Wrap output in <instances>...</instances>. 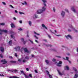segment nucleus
I'll return each instance as SVG.
<instances>
[{"instance_id": "de8ad7c7", "label": "nucleus", "mask_w": 78, "mask_h": 78, "mask_svg": "<svg viewBox=\"0 0 78 78\" xmlns=\"http://www.w3.org/2000/svg\"><path fill=\"white\" fill-rule=\"evenodd\" d=\"M50 31L52 33H53V34H55V33H54V32H52V31H51V30H50Z\"/></svg>"}, {"instance_id": "0eeeda50", "label": "nucleus", "mask_w": 78, "mask_h": 78, "mask_svg": "<svg viewBox=\"0 0 78 78\" xmlns=\"http://www.w3.org/2000/svg\"><path fill=\"white\" fill-rule=\"evenodd\" d=\"M16 51H19L20 50V47L18 46L14 48Z\"/></svg>"}, {"instance_id": "1a4fd4ad", "label": "nucleus", "mask_w": 78, "mask_h": 78, "mask_svg": "<svg viewBox=\"0 0 78 78\" xmlns=\"http://www.w3.org/2000/svg\"><path fill=\"white\" fill-rule=\"evenodd\" d=\"M61 15L62 17H63V16H64L65 15V12L63 11H62V12L61 13Z\"/></svg>"}, {"instance_id": "7c9ffc66", "label": "nucleus", "mask_w": 78, "mask_h": 78, "mask_svg": "<svg viewBox=\"0 0 78 78\" xmlns=\"http://www.w3.org/2000/svg\"><path fill=\"white\" fill-rule=\"evenodd\" d=\"M29 41H30V42H31L32 44H33V41H31V40L29 39Z\"/></svg>"}, {"instance_id": "e2e57ef3", "label": "nucleus", "mask_w": 78, "mask_h": 78, "mask_svg": "<svg viewBox=\"0 0 78 78\" xmlns=\"http://www.w3.org/2000/svg\"><path fill=\"white\" fill-rule=\"evenodd\" d=\"M15 12L16 13H17V11L16 10H15Z\"/></svg>"}, {"instance_id": "c756f323", "label": "nucleus", "mask_w": 78, "mask_h": 78, "mask_svg": "<svg viewBox=\"0 0 78 78\" xmlns=\"http://www.w3.org/2000/svg\"><path fill=\"white\" fill-rule=\"evenodd\" d=\"M25 59H29V57L28 56H26L25 57Z\"/></svg>"}, {"instance_id": "b1692460", "label": "nucleus", "mask_w": 78, "mask_h": 78, "mask_svg": "<svg viewBox=\"0 0 78 78\" xmlns=\"http://www.w3.org/2000/svg\"><path fill=\"white\" fill-rule=\"evenodd\" d=\"M45 62L47 63V64H48L49 63V61L46 60H45Z\"/></svg>"}, {"instance_id": "9d476101", "label": "nucleus", "mask_w": 78, "mask_h": 78, "mask_svg": "<svg viewBox=\"0 0 78 78\" xmlns=\"http://www.w3.org/2000/svg\"><path fill=\"white\" fill-rule=\"evenodd\" d=\"M0 50L2 52H4V48L3 47H1Z\"/></svg>"}, {"instance_id": "37998d69", "label": "nucleus", "mask_w": 78, "mask_h": 78, "mask_svg": "<svg viewBox=\"0 0 78 78\" xmlns=\"http://www.w3.org/2000/svg\"><path fill=\"white\" fill-rule=\"evenodd\" d=\"M23 62H26V60L25 59H24L23 60Z\"/></svg>"}, {"instance_id": "423d86ee", "label": "nucleus", "mask_w": 78, "mask_h": 78, "mask_svg": "<svg viewBox=\"0 0 78 78\" xmlns=\"http://www.w3.org/2000/svg\"><path fill=\"white\" fill-rule=\"evenodd\" d=\"M66 37L67 39H69V38H70L71 39H72V37L70 35H68L67 36H66Z\"/></svg>"}, {"instance_id": "6e6552de", "label": "nucleus", "mask_w": 78, "mask_h": 78, "mask_svg": "<svg viewBox=\"0 0 78 78\" xmlns=\"http://www.w3.org/2000/svg\"><path fill=\"white\" fill-rule=\"evenodd\" d=\"M1 62H3V64H6V63H7V62L6 61V60L5 59L1 60Z\"/></svg>"}, {"instance_id": "5fc2aeb1", "label": "nucleus", "mask_w": 78, "mask_h": 78, "mask_svg": "<svg viewBox=\"0 0 78 78\" xmlns=\"http://www.w3.org/2000/svg\"><path fill=\"white\" fill-rule=\"evenodd\" d=\"M68 31H69V32H70V31H71V30L69 29L68 30Z\"/></svg>"}, {"instance_id": "2eb2a0df", "label": "nucleus", "mask_w": 78, "mask_h": 78, "mask_svg": "<svg viewBox=\"0 0 78 78\" xmlns=\"http://www.w3.org/2000/svg\"><path fill=\"white\" fill-rule=\"evenodd\" d=\"M73 69L75 72L76 73H78V71H77V70H76V68H75L73 67Z\"/></svg>"}, {"instance_id": "0e129e2a", "label": "nucleus", "mask_w": 78, "mask_h": 78, "mask_svg": "<svg viewBox=\"0 0 78 78\" xmlns=\"http://www.w3.org/2000/svg\"><path fill=\"white\" fill-rule=\"evenodd\" d=\"M4 76V75H3V74L1 75V76Z\"/></svg>"}, {"instance_id": "052dcab7", "label": "nucleus", "mask_w": 78, "mask_h": 78, "mask_svg": "<svg viewBox=\"0 0 78 78\" xmlns=\"http://www.w3.org/2000/svg\"><path fill=\"white\" fill-rule=\"evenodd\" d=\"M21 59H18V61H19L20 62L21 61Z\"/></svg>"}, {"instance_id": "393cba45", "label": "nucleus", "mask_w": 78, "mask_h": 78, "mask_svg": "<svg viewBox=\"0 0 78 78\" xmlns=\"http://www.w3.org/2000/svg\"><path fill=\"white\" fill-rule=\"evenodd\" d=\"M13 72H15V73L17 72V70L16 69H14L13 71Z\"/></svg>"}, {"instance_id": "aec40b11", "label": "nucleus", "mask_w": 78, "mask_h": 78, "mask_svg": "<svg viewBox=\"0 0 78 78\" xmlns=\"http://www.w3.org/2000/svg\"><path fill=\"white\" fill-rule=\"evenodd\" d=\"M9 44L10 45H11V44H12V40L10 41L9 42Z\"/></svg>"}, {"instance_id": "8fccbe9b", "label": "nucleus", "mask_w": 78, "mask_h": 78, "mask_svg": "<svg viewBox=\"0 0 78 78\" xmlns=\"http://www.w3.org/2000/svg\"><path fill=\"white\" fill-rule=\"evenodd\" d=\"M48 75H49V72H48V71H46Z\"/></svg>"}, {"instance_id": "4d7b16f0", "label": "nucleus", "mask_w": 78, "mask_h": 78, "mask_svg": "<svg viewBox=\"0 0 78 78\" xmlns=\"http://www.w3.org/2000/svg\"><path fill=\"white\" fill-rule=\"evenodd\" d=\"M9 58H10L11 59H12V57L11 56H9Z\"/></svg>"}, {"instance_id": "473e14b6", "label": "nucleus", "mask_w": 78, "mask_h": 78, "mask_svg": "<svg viewBox=\"0 0 78 78\" xmlns=\"http://www.w3.org/2000/svg\"><path fill=\"white\" fill-rule=\"evenodd\" d=\"M19 13H20V14H24V13H23V12H20Z\"/></svg>"}, {"instance_id": "a18cd8bd", "label": "nucleus", "mask_w": 78, "mask_h": 78, "mask_svg": "<svg viewBox=\"0 0 78 78\" xmlns=\"http://www.w3.org/2000/svg\"><path fill=\"white\" fill-rule=\"evenodd\" d=\"M19 30H20V31H22V29L21 28H20L19 29H18Z\"/></svg>"}, {"instance_id": "69168bd1", "label": "nucleus", "mask_w": 78, "mask_h": 78, "mask_svg": "<svg viewBox=\"0 0 78 78\" xmlns=\"http://www.w3.org/2000/svg\"><path fill=\"white\" fill-rule=\"evenodd\" d=\"M13 19H14V20H16V18H15V17H14Z\"/></svg>"}, {"instance_id": "79ce46f5", "label": "nucleus", "mask_w": 78, "mask_h": 78, "mask_svg": "<svg viewBox=\"0 0 78 78\" xmlns=\"http://www.w3.org/2000/svg\"><path fill=\"white\" fill-rule=\"evenodd\" d=\"M53 9L54 12H55V7L53 8Z\"/></svg>"}, {"instance_id": "ddd939ff", "label": "nucleus", "mask_w": 78, "mask_h": 78, "mask_svg": "<svg viewBox=\"0 0 78 78\" xmlns=\"http://www.w3.org/2000/svg\"><path fill=\"white\" fill-rule=\"evenodd\" d=\"M10 78H20L18 77H17L16 76H10L9 77Z\"/></svg>"}, {"instance_id": "f257e3e1", "label": "nucleus", "mask_w": 78, "mask_h": 78, "mask_svg": "<svg viewBox=\"0 0 78 78\" xmlns=\"http://www.w3.org/2000/svg\"><path fill=\"white\" fill-rule=\"evenodd\" d=\"M45 9H46V8L45 7H43L42 8V10L39 9L37 10V13L38 14H41L43 12L45 11Z\"/></svg>"}, {"instance_id": "a878e982", "label": "nucleus", "mask_w": 78, "mask_h": 78, "mask_svg": "<svg viewBox=\"0 0 78 78\" xmlns=\"http://www.w3.org/2000/svg\"><path fill=\"white\" fill-rule=\"evenodd\" d=\"M34 33L35 34H36L37 35V36H39L40 35V34H37L36 33V32H34Z\"/></svg>"}, {"instance_id": "e433bc0d", "label": "nucleus", "mask_w": 78, "mask_h": 78, "mask_svg": "<svg viewBox=\"0 0 78 78\" xmlns=\"http://www.w3.org/2000/svg\"><path fill=\"white\" fill-rule=\"evenodd\" d=\"M52 61L53 62H55V61H56V59H55V58H53L52 59Z\"/></svg>"}, {"instance_id": "c03bdc74", "label": "nucleus", "mask_w": 78, "mask_h": 78, "mask_svg": "<svg viewBox=\"0 0 78 78\" xmlns=\"http://www.w3.org/2000/svg\"><path fill=\"white\" fill-rule=\"evenodd\" d=\"M34 37H36V39H38V37H36V36L34 35Z\"/></svg>"}, {"instance_id": "bb28decb", "label": "nucleus", "mask_w": 78, "mask_h": 78, "mask_svg": "<svg viewBox=\"0 0 78 78\" xmlns=\"http://www.w3.org/2000/svg\"><path fill=\"white\" fill-rule=\"evenodd\" d=\"M11 38H13V39H14V38H15L14 36H13L12 35H11Z\"/></svg>"}, {"instance_id": "603ef678", "label": "nucleus", "mask_w": 78, "mask_h": 78, "mask_svg": "<svg viewBox=\"0 0 78 78\" xmlns=\"http://www.w3.org/2000/svg\"><path fill=\"white\" fill-rule=\"evenodd\" d=\"M0 56L1 58H3V55H2V54L0 55Z\"/></svg>"}, {"instance_id": "f704fd0d", "label": "nucleus", "mask_w": 78, "mask_h": 78, "mask_svg": "<svg viewBox=\"0 0 78 78\" xmlns=\"http://www.w3.org/2000/svg\"><path fill=\"white\" fill-rule=\"evenodd\" d=\"M2 4H3L4 5H6V3H5V2H2Z\"/></svg>"}, {"instance_id": "2f4dec72", "label": "nucleus", "mask_w": 78, "mask_h": 78, "mask_svg": "<svg viewBox=\"0 0 78 78\" xmlns=\"http://www.w3.org/2000/svg\"><path fill=\"white\" fill-rule=\"evenodd\" d=\"M11 62H12L13 63H16V61H10Z\"/></svg>"}, {"instance_id": "4468645a", "label": "nucleus", "mask_w": 78, "mask_h": 78, "mask_svg": "<svg viewBox=\"0 0 78 78\" xmlns=\"http://www.w3.org/2000/svg\"><path fill=\"white\" fill-rule=\"evenodd\" d=\"M71 9L73 11V12H76L75 11V9H74V8L72 7L71 8Z\"/></svg>"}, {"instance_id": "cd10ccee", "label": "nucleus", "mask_w": 78, "mask_h": 78, "mask_svg": "<svg viewBox=\"0 0 78 78\" xmlns=\"http://www.w3.org/2000/svg\"><path fill=\"white\" fill-rule=\"evenodd\" d=\"M34 17H35V18H38V16H37L36 15H34Z\"/></svg>"}, {"instance_id": "4be33fe9", "label": "nucleus", "mask_w": 78, "mask_h": 78, "mask_svg": "<svg viewBox=\"0 0 78 78\" xmlns=\"http://www.w3.org/2000/svg\"><path fill=\"white\" fill-rule=\"evenodd\" d=\"M57 71L60 75H62V74L61 73H60V71L58 70H57Z\"/></svg>"}, {"instance_id": "f03ea898", "label": "nucleus", "mask_w": 78, "mask_h": 78, "mask_svg": "<svg viewBox=\"0 0 78 78\" xmlns=\"http://www.w3.org/2000/svg\"><path fill=\"white\" fill-rule=\"evenodd\" d=\"M23 50H24V52H26V53H30V51H28V50L26 48H22L21 49V52H22V51H23Z\"/></svg>"}, {"instance_id": "39448f33", "label": "nucleus", "mask_w": 78, "mask_h": 78, "mask_svg": "<svg viewBox=\"0 0 78 78\" xmlns=\"http://www.w3.org/2000/svg\"><path fill=\"white\" fill-rule=\"evenodd\" d=\"M56 63H57V66H58V67H61V64H62V62L59 61V63H57V62H56Z\"/></svg>"}, {"instance_id": "6e6d98bb", "label": "nucleus", "mask_w": 78, "mask_h": 78, "mask_svg": "<svg viewBox=\"0 0 78 78\" xmlns=\"http://www.w3.org/2000/svg\"><path fill=\"white\" fill-rule=\"evenodd\" d=\"M48 37H49V38H50V39L51 38V36H50V35H48Z\"/></svg>"}, {"instance_id": "58836bf2", "label": "nucleus", "mask_w": 78, "mask_h": 78, "mask_svg": "<svg viewBox=\"0 0 78 78\" xmlns=\"http://www.w3.org/2000/svg\"><path fill=\"white\" fill-rule=\"evenodd\" d=\"M21 41H22V42H23V41H24V39L23 38H22L21 39Z\"/></svg>"}, {"instance_id": "13d9d810", "label": "nucleus", "mask_w": 78, "mask_h": 78, "mask_svg": "<svg viewBox=\"0 0 78 78\" xmlns=\"http://www.w3.org/2000/svg\"><path fill=\"white\" fill-rule=\"evenodd\" d=\"M21 73H24L23 72V71H21Z\"/></svg>"}, {"instance_id": "680f3d73", "label": "nucleus", "mask_w": 78, "mask_h": 78, "mask_svg": "<svg viewBox=\"0 0 78 78\" xmlns=\"http://www.w3.org/2000/svg\"><path fill=\"white\" fill-rule=\"evenodd\" d=\"M7 71H8V72H11V70H10L9 69H8L7 70Z\"/></svg>"}, {"instance_id": "9b49d317", "label": "nucleus", "mask_w": 78, "mask_h": 78, "mask_svg": "<svg viewBox=\"0 0 78 78\" xmlns=\"http://www.w3.org/2000/svg\"><path fill=\"white\" fill-rule=\"evenodd\" d=\"M65 70H69V67L68 66H65Z\"/></svg>"}, {"instance_id": "f8f14e48", "label": "nucleus", "mask_w": 78, "mask_h": 78, "mask_svg": "<svg viewBox=\"0 0 78 78\" xmlns=\"http://www.w3.org/2000/svg\"><path fill=\"white\" fill-rule=\"evenodd\" d=\"M69 26L71 29H73V30H74L75 29L74 28H73V26H72V25H69Z\"/></svg>"}, {"instance_id": "3c124183", "label": "nucleus", "mask_w": 78, "mask_h": 78, "mask_svg": "<svg viewBox=\"0 0 78 78\" xmlns=\"http://www.w3.org/2000/svg\"><path fill=\"white\" fill-rule=\"evenodd\" d=\"M20 23H22V20H20Z\"/></svg>"}, {"instance_id": "4c0bfd02", "label": "nucleus", "mask_w": 78, "mask_h": 78, "mask_svg": "<svg viewBox=\"0 0 78 78\" xmlns=\"http://www.w3.org/2000/svg\"><path fill=\"white\" fill-rule=\"evenodd\" d=\"M65 11H66L67 12H69V11L68 10V9H65Z\"/></svg>"}, {"instance_id": "a19ab883", "label": "nucleus", "mask_w": 78, "mask_h": 78, "mask_svg": "<svg viewBox=\"0 0 78 78\" xmlns=\"http://www.w3.org/2000/svg\"><path fill=\"white\" fill-rule=\"evenodd\" d=\"M66 59L67 60V61H69V57H66Z\"/></svg>"}, {"instance_id": "c85d7f7f", "label": "nucleus", "mask_w": 78, "mask_h": 78, "mask_svg": "<svg viewBox=\"0 0 78 78\" xmlns=\"http://www.w3.org/2000/svg\"><path fill=\"white\" fill-rule=\"evenodd\" d=\"M47 47H51V45L50 44L46 45Z\"/></svg>"}, {"instance_id": "dca6fc26", "label": "nucleus", "mask_w": 78, "mask_h": 78, "mask_svg": "<svg viewBox=\"0 0 78 78\" xmlns=\"http://www.w3.org/2000/svg\"><path fill=\"white\" fill-rule=\"evenodd\" d=\"M42 27H44V28H45V29H46V30H47V27H45V25H44V24H42Z\"/></svg>"}, {"instance_id": "a211bd4d", "label": "nucleus", "mask_w": 78, "mask_h": 78, "mask_svg": "<svg viewBox=\"0 0 78 78\" xmlns=\"http://www.w3.org/2000/svg\"><path fill=\"white\" fill-rule=\"evenodd\" d=\"M78 76V74H76L74 76V78H77V77Z\"/></svg>"}, {"instance_id": "5701e85b", "label": "nucleus", "mask_w": 78, "mask_h": 78, "mask_svg": "<svg viewBox=\"0 0 78 78\" xmlns=\"http://www.w3.org/2000/svg\"><path fill=\"white\" fill-rule=\"evenodd\" d=\"M22 5H27V2H26L25 1L24 2V3H22Z\"/></svg>"}, {"instance_id": "f3484780", "label": "nucleus", "mask_w": 78, "mask_h": 78, "mask_svg": "<svg viewBox=\"0 0 78 78\" xmlns=\"http://www.w3.org/2000/svg\"><path fill=\"white\" fill-rule=\"evenodd\" d=\"M23 74L25 76L26 78H29V76L26 75L25 73H23Z\"/></svg>"}, {"instance_id": "864d4df0", "label": "nucleus", "mask_w": 78, "mask_h": 78, "mask_svg": "<svg viewBox=\"0 0 78 78\" xmlns=\"http://www.w3.org/2000/svg\"><path fill=\"white\" fill-rule=\"evenodd\" d=\"M15 56L16 57H17V53H16L15 54Z\"/></svg>"}, {"instance_id": "6ab92c4d", "label": "nucleus", "mask_w": 78, "mask_h": 78, "mask_svg": "<svg viewBox=\"0 0 78 78\" xmlns=\"http://www.w3.org/2000/svg\"><path fill=\"white\" fill-rule=\"evenodd\" d=\"M11 26L12 28H14V25L12 23H11Z\"/></svg>"}, {"instance_id": "20e7f679", "label": "nucleus", "mask_w": 78, "mask_h": 78, "mask_svg": "<svg viewBox=\"0 0 78 78\" xmlns=\"http://www.w3.org/2000/svg\"><path fill=\"white\" fill-rule=\"evenodd\" d=\"M3 32L4 33H7L8 31L7 30H1L0 29V34H2V33H3Z\"/></svg>"}, {"instance_id": "338daca9", "label": "nucleus", "mask_w": 78, "mask_h": 78, "mask_svg": "<svg viewBox=\"0 0 78 78\" xmlns=\"http://www.w3.org/2000/svg\"><path fill=\"white\" fill-rule=\"evenodd\" d=\"M32 57H34V55H32Z\"/></svg>"}, {"instance_id": "72a5a7b5", "label": "nucleus", "mask_w": 78, "mask_h": 78, "mask_svg": "<svg viewBox=\"0 0 78 78\" xmlns=\"http://www.w3.org/2000/svg\"><path fill=\"white\" fill-rule=\"evenodd\" d=\"M49 76L50 78H52V76L51 75H49Z\"/></svg>"}, {"instance_id": "49530a36", "label": "nucleus", "mask_w": 78, "mask_h": 78, "mask_svg": "<svg viewBox=\"0 0 78 78\" xmlns=\"http://www.w3.org/2000/svg\"><path fill=\"white\" fill-rule=\"evenodd\" d=\"M26 70L27 71H29V69H28V68H26Z\"/></svg>"}, {"instance_id": "7ed1b4c3", "label": "nucleus", "mask_w": 78, "mask_h": 78, "mask_svg": "<svg viewBox=\"0 0 78 78\" xmlns=\"http://www.w3.org/2000/svg\"><path fill=\"white\" fill-rule=\"evenodd\" d=\"M42 2H43V4L44 5V6L43 7H45V8H46V6H47V5H46V3L47 2V0H42Z\"/></svg>"}, {"instance_id": "c9c22d12", "label": "nucleus", "mask_w": 78, "mask_h": 78, "mask_svg": "<svg viewBox=\"0 0 78 78\" xmlns=\"http://www.w3.org/2000/svg\"><path fill=\"white\" fill-rule=\"evenodd\" d=\"M0 25H5V23H1Z\"/></svg>"}, {"instance_id": "09e8293b", "label": "nucleus", "mask_w": 78, "mask_h": 78, "mask_svg": "<svg viewBox=\"0 0 78 78\" xmlns=\"http://www.w3.org/2000/svg\"><path fill=\"white\" fill-rule=\"evenodd\" d=\"M29 76L31 78H32V76H31V74H29Z\"/></svg>"}, {"instance_id": "ea45409f", "label": "nucleus", "mask_w": 78, "mask_h": 78, "mask_svg": "<svg viewBox=\"0 0 78 78\" xmlns=\"http://www.w3.org/2000/svg\"><path fill=\"white\" fill-rule=\"evenodd\" d=\"M9 6H10V7H11V8H14V7H13L12 5H9Z\"/></svg>"}, {"instance_id": "412c9836", "label": "nucleus", "mask_w": 78, "mask_h": 78, "mask_svg": "<svg viewBox=\"0 0 78 78\" xmlns=\"http://www.w3.org/2000/svg\"><path fill=\"white\" fill-rule=\"evenodd\" d=\"M28 23L30 26H31V21H29L28 22Z\"/></svg>"}, {"instance_id": "bf43d9fd", "label": "nucleus", "mask_w": 78, "mask_h": 78, "mask_svg": "<svg viewBox=\"0 0 78 78\" xmlns=\"http://www.w3.org/2000/svg\"><path fill=\"white\" fill-rule=\"evenodd\" d=\"M35 73H37V70H35Z\"/></svg>"}, {"instance_id": "774afa93", "label": "nucleus", "mask_w": 78, "mask_h": 78, "mask_svg": "<svg viewBox=\"0 0 78 78\" xmlns=\"http://www.w3.org/2000/svg\"><path fill=\"white\" fill-rule=\"evenodd\" d=\"M44 41H45V42H47V40H43Z\"/></svg>"}]
</instances>
